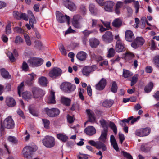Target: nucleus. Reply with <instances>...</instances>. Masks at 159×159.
I'll use <instances>...</instances> for the list:
<instances>
[{
    "label": "nucleus",
    "instance_id": "f257e3e1",
    "mask_svg": "<svg viewBox=\"0 0 159 159\" xmlns=\"http://www.w3.org/2000/svg\"><path fill=\"white\" fill-rule=\"evenodd\" d=\"M60 88L64 92L69 93L74 91L76 87L75 85L70 83L65 82L61 83Z\"/></svg>",
    "mask_w": 159,
    "mask_h": 159
},
{
    "label": "nucleus",
    "instance_id": "f03ea898",
    "mask_svg": "<svg viewBox=\"0 0 159 159\" xmlns=\"http://www.w3.org/2000/svg\"><path fill=\"white\" fill-rule=\"evenodd\" d=\"M43 60L39 57H31L27 61L30 67H37L41 66L43 63Z\"/></svg>",
    "mask_w": 159,
    "mask_h": 159
},
{
    "label": "nucleus",
    "instance_id": "7ed1b4c3",
    "mask_svg": "<svg viewBox=\"0 0 159 159\" xmlns=\"http://www.w3.org/2000/svg\"><path fill=\"white\" fill-rule=\"evenodd\" d=\"M140 117V116H138L136 118H134L133 116H132L128 117L127 119H124L122 121L121 123H120V125L123 127H124L123 128V130L125 133H127L128 131V127L126 126V124L125 123H129L130 121L131 124H133L134 122H136L137 120L139 119Z\"/></svg>",
    "mask_w": 159,
    "mask_h": 159
},
{
    "label": "nucleus",
    "instance_id": "20e7f679",
    "mask_svg": "<svg viewBox=\"0 0 159 159\" xmlns=\"http://www.w3.org/2000/svg\"><path fill=\"white\" fill-rule=\"evenodd\" d=\"M14 122L11 116L6 118L3 123L2 122L1 124V127L2 130L4 128L12 129L14 128Z\"/></svg>",
    "mask_w": 159,
    "mask_h": 159
},
{
    "label": "nucleus",
    "instance_id": "39448f33",
    "mask_svg": "<svg viewBox=\"0 0 159 159\" xmlns=\"http://www.w3.org/2000/svg\"><path fill=\"white\" fill-rule=\"evenodd\" d=\"M37 149L30 146H26L23 149V154L24 157L27 159H30L32 157L33 153L36 151Z\"/></svg>",
    "mask_w": 159,
    "mask_h": 159
},
{
    "label": "nucleus",
    "instance_id": "423d86ee",
    "mask_svg": "<svg viewBox=\"0 0 159 159\" xmlns=\"http://www.w3.org/2000/svg\"><path fill=\"white\" fill-rule=\"evenodd\" d=\"M42 143L44 146L49 148L53 147L55 143L54 138L49 135L45 137L42 140Z\"/></svg>",
    "mask_w": 159,
    "mask_h": 159
},
{
    "label": "nucleus",
    "instance_id": "0eeeda50",
    "mask_svg": "<svg viewBox=\"0 0 159 159\" xmlns=\"http://www.w3.org/2000/svg\"><path fill=\"white\" fill-rule=\"evenodd\" d=\"M44 111L48 116L55 117L57 116L60 113V110L57 108H52L49 109L48 107L45 108Z\"/></svg>",
    "mask_w": 159,
    "mask_h": 159
},
{
    "label": "nucleus",
    "instance_id": "6e6552de",
    "mask_svg": "<svg viewBox=\"0 0 159 159\" xmlns=\"http://www.w3.org/2000/svg\"><path fill=\"white\" fill-rule=\"evenodd\" d=\"M56 18L57 21L60 23L67 22L68 24L70 22V17L66 15H64L60 12L57 11L56 13Z\"/></svg>",
    "mask_w": 159,
    "mask_h": 159
},
{
    "label": "nucleus",
    "instance_id": "1a4fd4ad",
    "mask_svg": "<svg viewBox=\"0 0 159 159\" xmlns=\"http://www.w3.org/2000/svg\"><path fill=\"white\" fill-rule=\"evenodd\" d=\"M62 71L59 68L54 67L51 70L49 73V76L53 79H56L61 76Z\"/></svg>",
    "mask_w": 159,
    "mask_h": 159
},
{
    "label": "nucleus",
    "instance_id": "9d476101",
    "mask_svg": "<svg viewBox=\"0 0 159 159\" xmlns=\"http://www.w3.org/2000/svg\"><path fill=\"white\" fill-rule=\"evenodd\" d=\"M145 43V40L142 37H137L131 44V46L134 48L136 49L143 45Z\"/></svg>",
    "mask_w": 159,
    "mask_h": 159
},
{
    "label": "nucleus",
    "instance_id": "9b49d317",
    "mask_svg": "<svg viewBox=\"0 0 159 159\" xmlns=\"http://www.w3.org/2000/svg\"><path fill=\"white\" fill-rule=\"evenodd\" d=\"M33 96L34 98H37L43 97L45 94L44 92L41 89L36 87L32 88Z\"/></svg>",
    "mask_w": 159,
    "mask_h": 159
},
{
    "label": "nucleus",
    "instance_id": "f8f14e48",
    "mask_svg": "<svg viewBox=\"0 0 159 159\" xmlns=\"http://www.w3.org/2000/svg\"><path fill=\"white\" fill-rule=\"evenodd\" d=\"M150 132V129L148 128L141 129L137 130L135 134L139 136H144L148 135Z\"/></svg>",
    "mask_w": 159,
    "mask_h": 159
},
{
    "label": "nucleus",
    "instance_id": "ddd939ff",
    "mask_svg": "<svg viewBox=\"0 0 159 159\" xmlns=\"http://www.w3.org/2000/svg\"><path fill=\"white\" fill-rule=\"evenodd\" d=\"M103 40L106 43L111 42L113 40V35L111 32L107 31L102 36Z\"/></svg>",
    "mask_w": 159,
    "mask_h": 159
},
{
    "label": "nucleus",
    "instance_id": "4468645a",
    "mask_svg": "<svg viewBox=\"0 0 159 159\" xmlns=\"http://www.w3.org/2000/svg\"><path fill=\"white\" fill-rule=\"evenodd\" d=\"M107 84L106 80L104 78H102L100 80L96 85L95 89L99 90H102Z\"/></svg>",
    "mask_w": 159,
    "mask_h": 159
},
{
    "label": "nucleus",
    "instance_id": "2eb2a0df",
    "mask_svg": "<svg viewBox=\"0 0 159 159\" xmlns=\"http://www.w3.org/2000/svg\"><path fill=\"white\" fill-rule=\"evenodd\" d=\"M63 3L66 7L72 11H74L76 10V6L71 1L69 0H63Z\"/></svg>",
    "mask_w": 159,
    "mask_h": 159
},
{
    "label": "nucleus",
    "instance_id": "dca6fc26",
    "mask_svg": "<svg viewBox=\"0 0 159 159\" xmlns=\"http://www.w3.org/2000/svg\"><path fill=\"white\" fill-rule=\"evenodd\" d=\"M82 18L81 16L79 15H76L74 16L72 21L73 25L75 28H80L81 27L79 21Z\"/></svg>",
    "mask_w": 159,
    "mask_h": 159
},
{
    "label": "nucleus",
    "instance_id": "f3484780",
    "mask_svg": "<svg viewBox=\"0 0 159 159\" xmlns=\"http://www.w3.org/2000/svg\"><path fill=\"white\" fill-rule=\"evenodd\" d=\"M125 49L124 44L122 43L120 40H118L116 45V51L118 52H120L125 51Z\"/></svg>",
    "mask_w": 159,
    "mask_h": 159
},
{
    "label": "nucleus",
    "instance_id": "a211bd4d",
    "mask_svg": "<svg viewBox=\"0 0 159 159\" xmlns=\"http://www.w3.org/2000/svg\"><path fill=\"white\" fill-rule=\"evenodd\" d=\"M125 39L126 41L131 42L134 39V36L132 31L127 30L125 32Z\"/></svg>",
    "mask_w": 159,
    "mask_h": 159
},
{
    "label": "nucleus",
    "instance_id": "6ab92c4d",
    "mask_svg": "<svg viewBox=\"0 0 159 159\" xmlns=\"http://www.w3.org/2000/svg\"><path fill=\"white\" fill-rule=\"evenodd\" d=\"M114 3L112 1H108L106 2L104 6L105 10L108 12H112L113 11V7Z\"/></svg>",
    "mask_w": 159,
    "mask_h": 159
},
{
    "label": "nucleus",
    "instance_id": "aec40b11",
    "mask_svg": "<svg viewBox=\"0 0 159 159\" xmlns=\"http://www.w3.org/2000/svg\"><path fill=\"white\" fill-rule=\"evenodd\" d=\"M84 132L88 135L92 136L96 133V130L93 126H88L85 129Z\"/></svg>",
    "mask_w": 159,
    "mask_h": 159
},
{
    "label": "nucleus",
    "instance_id": "412c9836",
    "mask_svg": "<svg viewBox=\"0 0 159 159\" xmlns=\"http://www.w3.org/2000/svg\"><path fill=\"white\" fill-rule=\"evenodd\" d=\"M96 67L95 65H93L90 67L88 66H85L82 70V73L84 75L87 76L89 75L90 73L94 70L93 69Z\"/></svg>",
    "mask_w": 159,
    "mask_h": 159
},
{
    "label": "nucleus",
    "instance_id": "4be33fe9",
    "mask_svg": "<svg viewBox=\"0 0 159 159\" xmlns=\"http://www.w3.org/2000/svg\"><path fill=\"white\" fill-rule=\"evenodd\" d=\"M30 77L28 78L25 81V83L28 86H31L33 83V80L34 78L36 76V75L34 73H32L29 74Z\"/></svg>",
    "mask_w": 159,
    "mask_h": 159
},
{
    "label": "nucleus",
    "instance_id": "5701e85b",
    "mask_svg": "<svg viewBox=\"0 0 159 159\" xmlns=\"http://www.w3.org/2000/svg\"><path fill=\"white\" fill-rule=\"evenodd\" d=\"M108 130L106 129L103 130L101 132L100 137L98 138V140L104 143L106 142Z\"/></svg>",
    "mask_w": 159,
    "mask_h": 159
},
{
    "label": "nucleus",
    "instance_id": "b1692460",
    "mask_svg": "<svg viewBox=\"0 0 159 159\" xmlns=\"http://www.w3.org/2000/svg\"><path fill=\"white\" fill-rule=\"evenodd\" d=\"M91 59L95 61L97 63L102 60V56L98 55L97 53H95L93 52H90V53Z\"/></svg>",
    "mask_w": 159,
    "mask_h": 159
},
{
    "label": "nucleus",
    "instance_id": "393cba45",
    "mask_svg": "<svg viewBox=\"0 0 159 159\" xmlns=\"http://www.w3.org/2000/svg\"><path fill=\"white\" fill-rule=\"evenodd\" d=\"M90 46L93 48H96L99 43L98 40L96 38H91L89 40Z\"/></svg>",
    "mask_w": 159,
    "mask_h": 159
},
{
    "label": "nucleus",
    "instance_id": "a878e982",
    "mask_svg": "<svg viewBox=\"0 0 159 159\" xmlns=\"http://www.w3.org/2000/svg\"><path fill=\"white\" fill-rule=\"evenodd\" d=\"M87 54L84 51L79 52L76 55L77 58L80 61L85 60L86 58Z\"/></svg>",
    "mask_w": 159,
    "mask_h": 159
},
{
    "label": "nucleus",
    "instance_id": "bb28decb",
    "mask_svg": "<svg viewBox=\"0 0 159 159\" xmlns=\"http://www.w3.org/2000/svg\"><path fill=\"white\" fill-rule=\"evenodd\" d=\"M105 143L99 140L97 141L96 148L98 149H101L103 151H106L107 149V147L104 144Z\"/></svg>",
    "mask_w": 159,
    "mask_h": 159
},
{
    "label": "nucleus",
    "instance_id": "cd10ccee",
    "mask_svg": "<svg viewBox=\"0 0 159 159\" xmlns=\"http://www.w3.org/2000/svg\"><path fill=\"white\" fill-rule=\"evenodd\" d=\"M6 102L9 107H13L16 105V102L12 98L7 97L6 98Z\"/></svg>",
    "mask_w": 159,
    "mask_h": 159
},
{
    "label": "nucleus",
    "instance_id": "c85d7f7f",
    "mask_svg": "<svg viewBox=\"0 0 159 159\" xmlns=\"http://www.w3.org/2000/svg\"><path fill=\"white\" fill-rule=\"evenodd\" d=\"M0 71L1 75L3 78L8 79L11 78V75L7 71L5 70V69L4 68L0 70Z\"/></svg>",
    "mask_w": 159,
    "mask_h": 159
},
{
    "label": "nucleus",
    "instance_id": "c756f323",
    "mask_svg": "<svg viewBox=\"0 0 159 159\" xmlns=\"http://www.w3.org/2000/svg\"><path fill=\"white\" fill-rule=\"evenodd\" d=\"M86 111L87 114L88 115L89 121L90 122L94 121L95 120V118L93 113L92 112L91 110L89 109H87Z\"/></svg>",
    "mask_w": 159,
    "mask_h": 159
},
{
    "label": "nucleus",
    "instance_id": "7c9ffc66",
    "mask_svg": "<svg viewBox=\"0 0 159 159\" xmlns=\"http://www.w3.org/2000/svg\"><path fill=\"white\" fill-rule=\"evenodd\" d=\"M153 87V83L151 82L149 83L145 87L144 91L145 93L150 92L152 90Z\"/></svg>",
    "mask_w": 159,
    "mask_h": 159
},
{
    "label": "nucleus",
    "instance_id": "2f4dec72",
    "mask_svg": "<svg viewBox=\"0 0 159 159\" xmlns=\"http://www.w3.org/2000/svg\"><path fill=\"white\" fill-rule=\"evenodd\" d=\"M39 82L40 84L43 86H46L47 84V79L44 76H42L39 78Z\"/></svg>",
    "mask_w": 159,
    "mask_h": 159
},
{
    "label": "nucleus",
    "instance_id": "473e14b6",
    "mask_svg": "<svg viewBox=\"0 0 159 159\" xmlns=\"http://www.w3.org/2000/svg\"><path fill=\"white\" fill-rule=\"evenodd\" d=\"M61 103L67 106L70 105L71 103V100L68 98L65 97H62L61 100Z\"/></svg>",
    "mask_w": 159,
    "mask_h": 159
},
{
    "label": "nucleus",
    "instance_id": "72a5a7b5",
    "mask_svg": "<svg viewBox=\"0 0 159 159\" xmlns=\"http://www.w3.org/2000/svg\"><path fill=\"white\" fill-rule=\"evenodd\" d=\"M32 96L31 93L28 92H25L22 93L23 98L26 100L30 99L32 98Z\"/></svg>",
    "mask_w": 159,
    "mask_h": 159
},
{
    "label": "nucleus",
    "instance_id": "f704fd0d",
    "mask_svg": "<svg viewBox=\"0 0 159 159\" xmlns=\"http://www.w3.org/2000/svg\"><path fill=\"white\" fill-rule=\"evenodd\" d=\"M122 2H118L116 3L115 9V12L117 15H119L120 13V9L121 7Z\"/></svg>",
    "mask_w": 159,
    "mask_h": 159
},
{
    "label": "nucleus",
    "instance_id": "c9c22d12",
    "mask_svg": "<svg viewBox=\"0 0 159 159\" xmlns=\"http://www.w3.org/2000/svg\"><path fill=\"white\" fill-rule=\"evenodd\" d=\"M122 21L120 19L117 18L114 20L112 24L113 26L114 27H119L121 26L122 25Z\"/></svg>",
    "mask_w": 159,
    "mask_h": 159
},
{
    "label": "nucleus",
    "instance_id": "e433bc0d",
    "mask_svg": "<svg viewBox=\"0 0 159 159\" xmlns=\"http://www.w3.org/2000/svg\"><path fill=\"white\" fill-rule=\"evenodd\" d=\"M113 103V100H106L103 102L102 105L105 107H109L111 106Z\"/></svg>",
    "mask_w": 159,
    "mask_h": 159
},
{
    "label": "nucleus",
    "instance_id": "4c0bfd02",
    "mask_svg": "<svg viewBox=\"0 0 159 159\" xmlns=\"http://www.w3.org/2000/svg\"><path fill=\"white\" fill-rule=\"evenodd\" d=\"M57 137L58 139L64 142L66 141L68 139V137L67 136L61 133L57 134Z\"/></svg>",
    "mask_w": 159,
    "mask_h": 159
},
{
    "label": "nucleus",
    "instance_id": "58836bf2",
    "mask_svg": "<svg viewBox=\"0 0 159 159\" xmlns=\"http://www.w3.org/2000/svg\"><path fill=\"white\" fill-rule=\"evenodd\" d=\"M133 75V74L129 71L124 69L123 72V76L125 78H128Z\"/></svg>",
    "mask_w": 159,
    "mask_h": 159
},
{
    "label": "nucleus",
    "instance_id": "ea45409f",
    "mask_svg": "<svg viewBox=\"0 0 159 159\" xmlns=\"http://www.w3.org/2000/svg\"><path fill=\"white\" fill-rule=\"evenodd\" d=\"M118 86L117 85L115 81L112 82L111 91L113 93H116L117 91Z\"/></svg>",
    "mask_w": 159,
    "mask_h": 159
},
{
    "label": "nucleus",
    "instance_id": "a19ab883",
    "mask_svg": "<svg viewBox=\"0 0 159 159\" xmlns=\"http://www.w3.org/2000/svg\"><path fill=\"white\" fill-rule=\"evenodd\" d=\"M24 37L26 44L30 46L31 45V42L30 40V37L27 34H24Z\"/></svg>",
    "mask_w": 159,
    "mask_h": 159
},
{
    "label": "nucleus",
    "instance_id": "79ce46f5",
    "mask_svg": "<svg viewBox=\"0 0 159 159\" xmlns=\"http://www.w3.org/2000/svg\"><path fill=\"white\" fill-rule=\"evenodd\" d=\"M109 127L113 130L114 133L116 134L117 133V128L115 124L112 122H110Z\"/></svg>",
    "mask_w": 159,
    "mask_h": 159
},
{
    "label": "nucleus",
    "instance_id": "37998d69",
    "mask_svg": "<svg viewBox=\"0 0 159 159\" xmlns=\"http://www.w3.org/2000/svg\"><path fill=\"white\" fill-rule=\"evenodd\" d=\"M115 51L114 49L112 48H110L108 51L107 57H112L115 55Z\"/></svg>",
    "mask_w": 159,
    "mask_h": 159
},
{
    "label": "nucleus",
    "instance_id": "c03bdc74",
    "mask_svg": "<svg viewBox=\"0 0 159 159\" xmlns=\"http://www.w3.org/2000/svg\"><path fill=\"white\" fill-rule=\"evenodd\" d=\"M153 61L156 67L159 68V55H156L153 58Z\"/></svg>",
    "mask_w": 159,
    "mask_h": 159
},
{
    "label": "nucleus",
    "instance_id": "a18cd8bd",
    "mask_svg": "<svg viewBox=\"0 0 159 159\" xmlns=\"http://www.w3.org/2000/svg\"><path fill=\"white\" fill-rule=\"evenodd\" d=\"M138 78V75L136 74L132 77V80H130L131 84L130 85L131 86L134 85L137 82V81Z\"/></svg>",
    "mask_w": 159,
    "mask_h": 159
},
{
    "label": "nucleus",
    "instance_id": "49530a36",
    "mask_svg": "<svg viewBox=\"0 0 159 159\" xmlns=\"http://www.w3.org/2000/svg\"><path fill=\"white\" fill-rule=\"evenodd\" d=\"M49 101L50 103H55L56 101L55 100V92H51V95L49 98Z\"/></svg>",
    "mask_w": 159,
    "mask_h": 159
},
{
    "label": "nucleus",
    "instance_id": "de8ad7c7",
    "mask_svg": "<svg viewBox=\"0 0 159 159\" xmlns=\"http://www.w3.org/2000/svg\"><path fill=\"white\" fill-rule=\"evenodd\" d=\"M42 120L43 123L44 127L46 129H48L50 123V121L45 119H42Z\"/></svg>",
    "mask_w": 159,
    "mask_h": 159
},
{
    "label": "nucleus",
    "instance_id": "09e8293b",
    "mask_svg": "<svg viewBox=\"0 0 159 159\" xmlns=\"http://www.w3.org/2000/svg\"><path fill=\"white\" fill-rule=\"evenodd\" d=\"M36 20L35 17L30 18L29 20V23L30 25L32 28H34V24L36 23Z\"/></svg>",
    "mask_w": 159,
    "mask_h": 159
},
{
    "label": "nucleus",
    "instance_id": "8fccbe9b",
    "mask_svg": "<svg viewBox=\"0 0 159 159\" xmlns=\"http://www.w3.org/2000/svg\"><path fill=\"white\" fill-rule=\"evenodd\" d=\"M23 40L20 36H16L15 39V43L17 44H20L23 43Z\"/></svg>",
    "mask_w": 159,
    "mask_h": 159
},
{
    "label": "nucleus",
    "instance_id": "3c124183",
    "mask_svg": "<svg viewBox=\"0 0 159 159\" xmlns=\"http://www.w3.org/2000/svg\"><path fill=\"white\" fill-rule=\"evenodd\" d=\"M79 11L80 12L82 13L83 15H85L86 14L87 11L85 6L84 5H81L80 6Z\"/></svg>",
    "mask_w": 159,
    "mask_h": 159
},
{
    "label": "nucleus",
    "instance_id": "603ef678",
    "mask_svg": "<svg viewBox=\"0 0 159 159\" xmlns=\"http://www.w3.org/2000/svg\"><path fill=\"white\" fill-rule=\"evenodd\" d=\"M100 123L102 126V127L103 128V130H104L106 129L108 130V127L107 125V122L104 119H102L100 121Z\"/></svg>",
    "mask_w": 159,
    "mask_h": 159
},
{
    "label": "nucleus",
    "instance_id": "864d4df0",
    "mask_svg": "<svg viewBox=\"0 0 159 159\" xmlns=\"http://www.w3.org/2000/svg\"><path fill=\"white\" fill-rule=\"evenodd\" d=\"M21 68L23 70L27 71L29 70V67L27 63L25 61H23Z\"/></svg>",
    "mask_w": 159,
    "mask_h": 159
},
{
    "label": "nucleus",
    "instance_id": "5fc2aeb1",
    "mask_svg": "<svg viewBox=\"0 0 159 159\" xmlns=\"http://www.w3.org/2000/svg\"><path fill=\"white\" fill-rule=\"evenodd\" d=\"M140 148L142 151L145 152H148L150 150V147L148 146L147 144L142 145Z\"/></svg>",
    "mask_w": 159,
    "mask_h": 159
},
{
    "label": "nucleus",
    "instance_id": "6e6d98bb",
    "mask_svg": "<svg viewBox=\"0 0 159 159\" xmlns=\"http://www.w3.org/2000/svg\"><path fill=\"white\" fill-rule=\"evenodd\" d=\"M24 86V82H21L18 87V93L20 97L21 96V92Z\"/></svg>",
    "mask_w": 159,
    "mask_h": 159
},
{
    "label": "nucleus",
    "instance_id": "4d7b16f0",
    "mask_svg": "<svg viewBox=\"0 0 159 159\" xmlns=\"http://www.w3.org/2000/svg\"><path fill=\"white\" fill-rule=\"evenodd\" d=\"M8 140L10 142H11L13 144H16L17 142V140L16 138L14 136H9L8 138Z\"/></svg>",
    "mask_w": 159,
    "mask_h": 159
},
{
    "label": "nucleus",
    "instance_id": "13d9d810",
    "mask_svg": "<svg viewBox=\"0 0 159 159\" xmlns=\"http://www.w3.org/2000/svg\"><path fill=\"white\" fill-rule=\"evenodd\" d=\"M7 56L9 58L11 61L12 62H14L15 61V58L11 52H8L7 53Z\"/></svg>",
    "mask_w": 159,
    "mask_h": 159
},
{
    "label": "nucleus",
    "instance_id": "bf43d9fd",
    "mask_svg": "<svg viewBox=\"0 0 159 159\" xmlns=\"http://www.w3.org/2000/svg\"><path fill=\"white\" fill-rule=\"evenodd\" d=\"M120 59V58L119 57V56H116L114 58H113L111 60L112 62V64H114L118 62Z\"/></svg>",
    "mask_w": 159,
    "mask_h": 159
},
{
    "label": "nucleus",
    "instance_id": "052dcab7",
    "mask_svg": "<svg viewBox=\"0 0 159 159\" xmlns=\"http://www.w3.org/2000/svg\"><path fill=\"white\" fill-rule=\"evenodd\" d=\"M133 2L134 7L136 10L135 13H137L139 11V10L140 7L139 3L138 1H135Z\"/></svg>",
    "mask_w": 159,
    "mask_h": 159
},
{
    "label": "nucleus",
    "instance_id": "680f3d73",
    "mask_svg": "<svg viewBox=\"0 0 159 159\" xmlns=\"http://www.w3.org/2000/svg\"><path fill=\"white\" fill-rule=\"evenodd\" d=\"M123 156L128 159H133L132 156L129 153H128L125 151L121 152Z\"/></svg>",
    "mask_w": 159,
    "mask_h": 159
},
{
    "label": "nucleus",
    "instance_id": "e2e57ef3",
    "mask_svg": "<svg viewBox=\"0 0 159 159\" xmlns=\"http://www.w3.org/2000/svg\"><path fill=\"white\" fill-rule=\"evenodd\" d=\"M89 9L92 14H94L96 12V8L95 6L93 4H90L89 7Z\"/></svg>",
    "mask_w": 159,
    "mask_h": 159
},
{
    "label": "nucleus",
    "instance_id": "0e129e2a",
    "mask_svg": "<svg viewBox=\"0 0 159 159\" xmlns=\"http://www.w3.org/2000/svg\"><path fill=\"white\" fill-rule=\"evenodd\" d=\"M28 16L25 13H21L20 14V20L23 19L25 21H28Z\"/></svg>",
    "mask_w": 159,
    "mask_h": 159
},
{
    "label": "nucleus",
    "instance_id": "69168bd1",
    "mask_svg": "<svg viewBox=\"0 0 159 159\" xmlns=\"http://www.w3.org/2000/svg\"><path fill=\"white\" fill-rule=\"evenodd\" d=\"M11 25L10 23H8L6 26V32L7 34L11 33Z\"/></svg>",
    "mask_w": 159,
    "mask_h": 159
},
{
    "label": "nucleus",
    "instance_id": "338daca9",
    "mask_svg": "<svg viewBox=\"0 0 159 159\" xmlns=\"http://www.w3.org/2000/svg\"><path fill=\"white\" fill-rule=\"evenodd\" d=\"M29 112L34 116H38V113L34 109L31 108H29Z\"/></svg>",
    "mask_w": 159,
    "mask_h": 159
},
{
    "label": "nucleus",
    "instance_id": "774afa93",
    "mask_svg": "<svg viewBox=\"0 0 159 159\" xmlns=\"http://www.w3.org/2000/svg\"><path fill=\"white\" fill-rule=\"evenodd\" d=\"M20 14L17 11H14L13 12L14 16L17 19L20 20Z\"/></svg>",
    "mask_w": 159,
    "mask_h": 159
}]
</instances>
